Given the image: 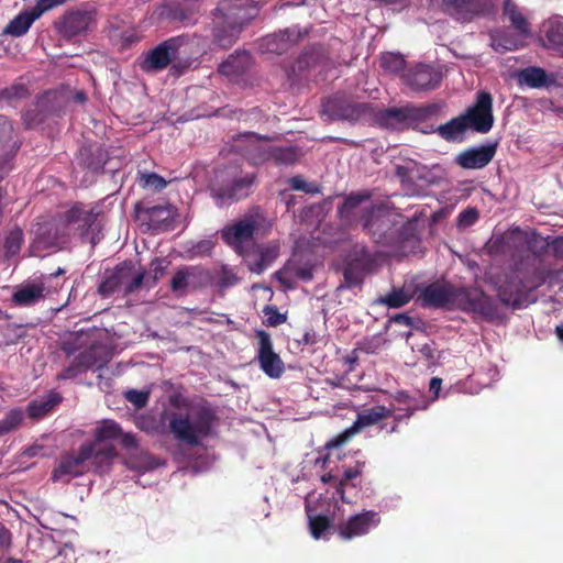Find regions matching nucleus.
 Here are the masks:
<instances>
[{
  "mask_svg": "<svg viewBox=\"0 0 563 563\" xmlns=\"http://www.w3.org/2000/svg\"><path fill=\"white\" fill-rule=\"evenodd\" d=\"M119 268L124 271V277L122 278V288L125 295H130L139 290L145 279V272H135L134 264L132 261H123L119 263Z\"/></svg>",
  "mask_w": 563,
  "mask_h": 563,
  "instance_id": "37",
  "label": "nucleus"
},
{
  "mask_svg": "<svg viewBox=\"0 0 563 563\" xmlns=\"http://www.w3.org/2000/svg\"><path fill=\"white\" fill-rule=\"evenodd\" d=\"M468 129L478 133H488L494 125L493 97L488 91H479L474 104L462 114Z\"/></svg>",
  "mask_w": 563,
  "mask_h": 563,
  "instance_id": "10",
  "label": "nucleus"
},
{
  "mask_svg": "<svg viewBox=\"0 0 563 563\" xmlns=\"http://www.w3.org/2000/svg\"><path fill=\"white\" fill-rule=\"evenodd\" d=\"M45 117L46 115L40 108V104H36L34 108L27 109L23 113L22 119L26 129H34L44 122Z\"/></svg>",
  "mask_w": 563,
  "mask_h": 563,
  "instance_id": "59",
  "label": "nucleus"
},
{
  "mask_svg": "<svg viewBox=\"0 0 563 563\" xmlns=\"http://www.w3.org/2000/svg\"><path fill=\"white\" fill-rule=\"evenodd\" d=\"M346 263L361 268L366 273H371L375 267L376 261L367 246L363 244H355L346 255Z\"/></svg>",
  "mask_w": 563,
  "mask_h": 563,
  "instance_id": "35",
  "label": "nucleus"
},
{
  "mask_svg": "<svg viewBox=\"0 0 563 563\" xmlns=\"http://www.w3.org/2000/svg\"><path fill=\"white\" fill-rule=\"evenodd\" d=\"M62 397L58 394H51L46 400L31 401L27 406V413L32 419H41L45 417L52 409L59 404Z\"/></svg>",
  "mask_w": 563,
  "mask_h": 563,
  "instance_id": "42",
  "label": "nucleus"
},
{
  "mask_svg": "<svg viewBox=\"0 0 563 563\" xmlns=\"http://www.w3.org/2000/svg\"><path fill=\"white\" fill-rule=\"evenodd\" d=\"M217 21L213 29V37L217 45L227 49L231 47L238 40L241 33V26L232 24L230 21H225L219 14H216Z\"/></svg>",
  "mask_w": 563,
  "mask_h": 563,
  "instance_id": "30",
  "label": "nucleus"
},
{
  "mask_svg": "<svg viewBox=\"0 0 563 563\" xmlns=\"http://www.w3.org/2000/svg\"><path fill=\"white\" fill-rule=\"evenodd\" d=\"M551 246L549 238H543L538 233H532L527 240V250L530 252L528 255H522L519 258H536L538 265L543 267L541 257L547 253Z\"/></svg>",
  "mask_w": 563,
  "mask_h": 563,
  "instance_id": "40",
  "label": "nucleus"
},
{
  "mask_svg": "<svg viewBox=\"0 0 563 563\" xmlns=\"http://www.w3.org/2000/svg\"><path fill=\"white\" fill-rule=\"evenodd\" d=\"M123 277L124 271L119 268V264L113 268H106L98 285V294L102 298H108L114 292L121 290Z\"/></svg>",
  "mask_w": 563,
  "mask_h": 563,
  "instance_id": "33",
  "label": "nucleus"
},
{
  "mask_svg": "<svg viewBox=\"0 0 563 563\" xmlns=\"http://www.w3.org/2000/svg\"><path fill=\"white\" fill-rule=\"evenodd\" d=\"M380 523V516L374 510H364L351 516L335 527L338 536L343 540H352L367 534Z\"/></svg>",
  "mask_w": 563,
  "mask_h": 563,
  "instance_id": "14",
  "label": "nucleus"
},
{
  "mask_svg": "<svg viewBox=\"0 0 563 563\" xmlns=\"http://www.w3.org/2000/svg\"><path fill=\"white\" fill-rule=\"evenodd\" d=\"M265 316V324L268 327H277L286 322V316L278 311L276 306H266L263 309Z\"/></svg>",
  "mask_w": 563,
  "mask_h": 563,
  "instance_id": "60",
  "label": "nucleus"
},
{
  "mask_svg": "<svg viewBox=\"0 0 563 563\" xmlns=\"http://www.w3.org/2000/svg\"><path fill=\"white\" fill-rule=\"evenodd\" d=\"M109 161L108 152L101 145H87L79 148L77 164L91 173H100Z\"/></svg>",
  "mask_w": 563,
  "mask_h": 563,
  "instance_id": "25",
  "label": "nucleus"
},
{
  "mask_svg": "<svg viewBox=\"0 0 563 563\" xmlns=\"http://www.w3.org/2000/svg\"><path fill=\"white\" fill-rule=\"evenodd\" d=\"M85 372H87L86 368L76 356L73 362L57 375V379H73Z\"/></svg>",
  "mask_w": 563,
  "mask_h": 563,
  "instance_id": "62",
  "label": "nucleus"
},
{
  "mask_svg": "<svg viewBox=\"0 0 563 563\" xmlns=\"http://www.w3.org/2000/svg\"><path fill=\"white\" fill-rule=\"evenodd\" d=\"M300 37L299 31L286 29L285 31L265 36L262 40L261 47L267 53L282 55L297 44Z\"/></svg>",
  "mask_w": 563,
  "mask_h": 563,
  "instance_id": "24",
  "label": "nucleus"
},
{
  "mask_svg": "<svg viewBox=\"0 0 563 563\" xmlns=\"http://www.w3.org/2000/svg\"><path fill=\"white\" fill-rule=\"evenodd\" d=\"M139 185L143 188L161 191L167 186V181L156 173H140Z\"/></svg>",
  "mask_w": 563,
  "mask_h": 563,
  "instance_id": "58",
  "label": "nucleus"
},
{
  "mask_svg": "<svg viewBox=\"0 0 563 563\" xmlns=\"http://www.w3.org/2000/svg\"><path fill=\"white\" fill-rule=\"evenodd\" d=\"M550 275L551 272L538 265L536 258H518L493 284L501 305L517 310L533 302L530 295L541 287Z\"/></svg>",
  "mask_w": 563,
  "mask_h": 563,
  "instance_id": "1",
  "label": "nucleus"
},
{
  "mask_svg": "<svg viewBox=\"0 0 563 563\" xmlns=\"http://www.w3.org/2000/svg\"><path fill=\"white\" fill-rule=\"evenodd\" d=\"M518 81L530 88H543L552 85L554 79L543 68L529 66L518 73Z\"/></svg>",
  "mask_w": 563,
  "mask_h": 563,
  "instance_id": "34",
  "label": "nucleus"
},
{
  "mask_svg": "<svg viewBox=\"0 0 563 563\" xmlns=\"http://www.w3.org/2000/svg\"><path fill=\"white\" fill-rule=\"evenodd\" d=\"M455 307L465 312L477 313L488 322L499 319L498 306L479 288L459 287Z\"/></svg>",
  "mask_w": 563,
  "mask_h": 563,
  "instance_id": "5",
  "label": "nucleus"
},
{
  "mask_svg": "<svg viewBox=\"0 0 563 563\" xmlns=\"http://www.w3.org/2000/svg\"><path fill=\"white\" fill-rule=\"evenodd\" d=\"M440 10L461 23H468L493 13L492 0H434Z\"/></svg>",
  "mask_w": 563,
  "mask_h": 563,
  "instance_id": "6",
  "label": "nucleus"
},
{
  "mask_svg": "<svg viewBox=\"0 0 563 563\" xmlns=\"http://www.w3.org/2000/svg\"><path fill=\"white\" fill-rule=\"evenodd\" d=\"M92 22V14L88 11H71L63 16L57 27L65 37L76 36L86 30Z\"/></svg>",
  "mask_w": 563,
  "mask_h": 563,
  "instance_id": "27",
  "label": "nucleus"
},
{
  "mask_svg": "<svg viewBox=\"0 0 563 563\" xmlns=\"http://www.w3.org/2000/svg\"><path fill=\"white\" fill-rule=\"evenodd\" d=\"M256 338L258 339L257 361L261 369L271 378H279L285 372V365L280 356L273 350L269 333L257 330Z\"/></svg>",
  "mask_w": 563,
  "mask_h": 563,
  "instance_id": "16",
  "label": "nucleus"
},
{
  "mask_svg": "<svg viewBox=\"0 0 563 563\" xmlns=\"http://www.w3.org/2000/svg\"><path fill=\"white\" fill-rule=\"evenodd\" d=\"M86 371L93 367L101 368L109 362V354L101 344H91L77 355Z\"/></svg>",
  "mask_w": 563,
  "mask_h": 563,
  "instance_id": "36",
  "label": "nucleus"
},
{
  "mask_svg": "<svg viewBox=\"0 0 563 563\" xmlns=\"http://www.w3.org/2000/svg\"><path fill=\"white\" fill-rule=\"evenodd\" d=\"M24 419V412L21 408H13L7 412L4 418L0 420V433L2 435L16 429Z\"/></svg>",
  "mask_w": 563,
  "mask_h": 563,
  "instance_id": "54",
  "label": "nucleus"
},
{
  "mask_svg": "<svg viewBox=\"0 0 563 563\" xmlns=\"http://www.w3.org/2000/svg\"><path fill=\"white\" fill-rule=\"evenodd\" d=\"M143 223L153 232H163L172 229L174 210L169 206H154L142 213Z\"/></svg>",
  "mask_w": 563,
  "mask_h": 563,
  "instance_id": "26",
  "label": "nucleus"
},
{
  "mask_svg": "<svg viewBox=\"0 0 563 563\" xmlns=\"http://www.w3.org/2000/svg\"><path fill=\"white\" fill-rule=\"evenodd\" d=\"M372 195L368 191L351 192L346 196L338 208V213L342 219L349 220L350 214L365 200L371 199Z\"/></svg>",
  "mask_w": 563,
  "mask_h": 563,
  "instance_id": "44",
  "label": "nucleus"
},
{
  "mask_svg": "<svg viewBox=\"0 0 563 563\" xmlns=\"http://www.w3.org/2000/svg\"><path fill=\"white\" fill-rule=\"evenodd\" d=\"M216 14L241 26L242 31L256 16L257 9L250 0H222L216 9Z\"/></svg>",
  "mask_w": 563,
  "mask_h": 563,
  "instance_id": "18",
  "label": "nucleus"
},
{
  "mask_svg": "<svg viewBox=\"0 0 563 563\" xmlns=\"http://www.w3.org/2000/svg\"><path fill=\"white\" fill-rule=\"evenodd\" d=\"M365 466L364 461H357L354 467L346 468L343 473V476L341 479L336 483V494L340 495L342 501L350 503V500L345 497L344 494V487L345 485L358 477L362 474V471Z\"/></svg>",
  "mask_w": 563,
  "mask_h": 563,
  "instance_id": "50",
  "label": "nucleus"
},
{
  "mask_svg": "<svg viewBox=\"0 0 563 563\" xmlns=\"http://www.w3.org/2000/svg\"><path fill=\"white\" fill-rule=\"evenodd\" d=\"M503 14L509 20L517 35L522 38H527L531 35L529 21L512 0H504Z\"/></svg>",
  "mask_w": 563,
  "mask_h": 563,
  "instance_id": "32",
  "label": "nucleus"
},
{
  "mask_svg": "<svg viewBox=\"0 0 563 563\" xmlns=\"http://www.w3.org/2000/svg\"><path fill=\"white\" fill-rule=\"evenodd\" d=\"M245 141V145L241 147L242 154L253 165H262L271 162L272 145L265 142L268 137L256 134L254 132L241 133L236 136L235 141Z\"/></svg>",
  "mask_w": 563,
  "mask_h": 563,
  "instance_id": "21",
  "label": "nucleus"
},
{
  "mask_svg": "<svg viewBox=\"0 0 563 563\" xmlns=\"http://www.w3.org/2000/svg\"><path fill=\"white\" fill-rule=\"evenodd\" d=\"M506 32H497L492 36V46L497 52L516 51L523 46V42Z\"/></svg>",
  "mask_w": 563,
  "mask_h": 563,
  "instance_id": "45",
  "label": "nucleus"
},
{
  "mask_svg": "<svg viewBox=\"0 0 563 563\" xmlns=\"http://www.w3.org/2000/svg\"><path fill=\"white\" fill-rule=\"evenodd\" d=\"M459 287L451 284L432 283L428 285L420 294L422 307L443 308L445 306H455Z\"/></svg>",
  "mask_w": 563,
  "mask_h": 563,
  "instance_id": "23",
  "label": "nucleus"
},
{
  "mask_svg": "<svg viewBox=\"0 0 563 563\" xmlns=\"http://www.w3.org/2000/svg\"><path fill=\"white\" fill-rule=\"evenodd\" d=\"M188 277L187 265L178 267L170 279V290L177 295L186 294L190 288Z\"/></svg>",
  "mask_w": 563,
  "mask_h": 563,
  "instance_id": "55",
  "label": "nucleus"
},
{
  "mask_svg": "<svg viewBox=\"0 0 563 563\" xmlns=\"http://www.w3.org/2000/svg\"><path fill=\"white\" fill-rule=\"evenodd\" d=\"M479 218L478 210L476 208H467L460 212L457 217V224L466 228L473 225Z\"/></svg>",
  "mask_w": 563,
  "mask_h": 563,
  "instance_id": "63",
  "label": "nucleus"
},
{
  "mask_svg": "<svg viewBox=\"0 0 563 563\" xmlns=\"http://www.w3.org/2000/svg\"><path fill=\"white\" fill-rule=\"evenodd\" d=\"M442 71L429 64L418 63L402 74L404 82L413 91H429L439 87Z\"/></svg>",
  "mask_w": 563,
  "mask_h": 563,
  "instance_id": "13",
  "label": "nucleus"
},
{
  "mask_svg": "<svg viewBox=\"0 0 563 563\" xmlns=\"http://www.w3.org/2000/svg\"><path fill=\"white\" fill-rule=\"evenodd\" d=\"M256 224L253 220H240L227 225L221 231V239L242 256L252 244H255L254 235Z\"/></svg>",
  "mask_w": 563,
  "mask_h": 563,
  "instance_id": "12",
  "label": "nucleus"
},
{
  "mask_svg": "<svg viewBox=\"0 0 563 563\" xmlns=\"http://www.w3.org/2000/svg\"><path fill=\"white\" fill-rule=\"evenodd\" d=\"M238 282L239 278L236 277V275L231 269L223 267L220 272L217 286L221 289H225L234 286Z\"/></svg>",
  "mask_w": 563,
  "mask_h": 563,
  "instance_id": "64",
  "label": "nucleus"
},
{
  "mask_svg": "<svg viewBox=\"0 0 563 563\" xmlns=\"http://www.w3.org/2000/svg\"><path fill=\"white\" fill-rule=\"evenodd\" d=\"M380 66L388 73L398 74L405 69L406 60L400 54L384 53L380 58Z\"/></svg>",
  "mask_w": 563,
  "mask_h": 563,
  "instance_id": "56",
  "label": "nucleus"
},
{
  "mask_svg": "<svg viewBox=\"0 0 563 563\" xmlns=\"http://www.w3.org/2000/svg\"><path fill=\"white\" fill-rule=\"evenodd\" d=\"M298 159V151L292 146H273L271 151V161L276 166L292 165Z\"/></svg>",
  "mask_w": 563,
  "mask_h": 563,
  "instance_id": "47",
  "label": "nucleus"
},
{
  "mask_svg": "<svg viewBox=\"0 0 563 563\" xmlns=\"http://www.w3.org/2000/svg\"><path fill=\"white\" fill-rule=\"evenodd\" d=\"M117 456L115 448L112 445L96 449L95 443H84L76 455L64 456L58 466L52 473L54 482L62 481L64 476L76 477L85 473L86 462L92 464L110 462Z\"/></svg>",
  "mask_w": 563,
  "mask_h": 563,
  "instance_id": "4",
  "label": "nucleus"
},
{
  "mask_svg": "<svg viewBox=\"0 0 563 563\" xmlns=\"http://www.w3.org/2000/svg\"><path fill=\"white\" fill-rule=\"evenodd\" d=\"M367 273L355 266L345 263L343 268L344 283L339 286L341 288H354L363 284L364 277Z\"/></svg>",
  "mask_w": 563,
  "mask_h": 563,
  "instance_id": "53",
  "label": "nucleus"
},
{
  "mask_svg": "<svg viewBox=\"0 0 563 563\" xmlns=\"http://www.w3.org/2000/svg\"><path fill=\"white\" fill-rule=\"evenodd\" d=\"M411 349L421 355L428 366H434L440 358V351L437 347V343L432 340L419 343Z\"/></svg>",
  "mask_w": 563,
  "mask_h": 563,
  "instance_id": "51",
  "label": "nucleus"
},
{
  "mask_svg": "<svg viewBox=\"0 0 563 563\" xmlns=\"http://www.w3.org/2000/svg\"><path fill=\"white\" fill-rule=\"evenodd\" d=\"M46 292L44 283H27L12 294V302L18 307H31L42 300Z\"/></svg>",
  "mask_w": 563,
  "mask_h": 563,
  "instance_id": "29",
  "label": "nucleus"
},
{
  "mask_svg": "<svg viewBox=\"0 0 563 563\" xmlns=\"http://www.w3.org/2000/svg\"><path fill=\"white\" fill-rule=\"evenodd\" d=\"M164 261L159 257H155L151 262V273L152 276L147 278L146 283L148 287H153L157 284V282L165 275L166 266L163 265Z\"/></svg>",
  "mask_w": 563,
  "mask_h": 563,
  "instance_id": "61",
  "label": "nucleus"
},
{
  "mask_svg": "<svg viewBox=\"0 0 563 563\" xmlns=\"http://www.w3.org/2000/svg\"><path fill=\"white\" fill-rule=\"evenodd\" d=\"M216 420L214 410L202 406L195 411L192 420L188 415L172 412L168 428L175 440L189 446H198L202 439L210 435Z\"/></svg>",
  "mask_w": 563,
  "mask_h": 563,
  "instance_id": "2",
  "label": "nucleus"
},
{
  "mask_svg": "<svg viewBox=\"0 0 563 563\" xmlns=\"http://www.w3.org/2000/svg\"><path fill=\"white\" fill-rule=\"evenodd\" d=\"M332 526V519L325 515L309 516L310 533L317 540L324 538Z\"/></svg>",
  "mask_w": 563,
  "mask_h": 563,
  "instance_id": "49",
  "label": "nucleus"
},
{
  "mask_svg": "<svg viewBox=\"0 0 563 563\" xmlns=\"http://www.w3.org/2000/svg\"><path fill=\"white\" fill-rule=\"evenodd\" d=\"M35 20L37 19L31 9L22 11L7 24L3 34L20 37L29 31Z\"/></svg>",
  "mask_w": 563,
  "mask_h": 563,
  "instance_id": "38",
  "label": "nucleus"
},
{
  "mask_svg": "<svg viewBox=\"0 0 563 563\" xmlns=\"http://www.w3.org/2000/svg\"><path fill=\"white\" fill-rule=\"evenodd\" d=\"M393 413L391 408L378 405L372 408L360 411L355 421L351 427L346 428L340 434L334 435L325 443V449H338L349 442L355 434L360 433L363 429L374 426L379 421L389 418Z\"/></svg>",
  "mask_w": 563,
  "mask_h": 563,
  "instance_id": "7",
  "label": "nucleus"
},
{
  "mask_svg": "<svg viewBox=\"0 0 563 563\" xmlns=\"http://www.w3.org/2000/svg\"><path fill=\"white\" fill-rule=\"evenodd\" d=\"M30 96L27 86L23 82H14L9 87L0 90V103H13L15 101L26 99Z\"/></svg>",
  "mask_w": 563,
  "mask_h": 563,
  "instance_id": "48",
  "label": "nucleus"
},
{
  "mask_svg": "<svg viewBox=\"0 0 563 563\" xmlns=\"http://www.w3.org/2000/svg\"><path fill=\"white\" fill-rule=\"evenodd\" d=\"M412 296L404 288L393 289L390 292L379 298V302L388 308H401L411 300Z\"/></svg>",
  "mask_w": 563,
  "mask_h": 563,
  "instance_id": "52",
  "label": "nucleus"
},
{
  "mask_svg": "<svg viewBox=\"0 0 563 563\" xmlns=\"http://www.w3.org/2000/svg\"><path fill=\"white\" fill-rule=\"evenodd\" d=\"M468 129L463 115L451 119L445 124L438 126L437 132L445 141H455Z\"/></svg>",
  "mask_w": 563,
  "mask_h": 563,
  "instance_id": "41",
  "label": "nucleus"
},
{
  "mask_svg": "<svg viewBox=\"0 0 563 563\" xmlns=\"http://www.w3.org/2000/svg\"><path fill=\"white\" fill-rule=\"evenodd\" d=\"M541 33L545 47L563 48V16L554 15L544 21Z\"/></svg>",
  "mask_w": 563,
  "mask_h": 563,
  "instance_id": "31",
  "label": "nucleus"
},
{
  "mask_svg": "<svg viewBox=\"0 0 563 563\" xmlns=\"http://www.w3.org/2000/svg\"><path fill=\"white\" fill-rule=\"evenodd\" d=\"M393 213L384 206H372L363 210L360 222L363 230L379 243L383 242L387 233L391 230Z\"/></svg>",
  "mask_w": 563,
  "mask_h": 563,
  "instance_id": "11",
  "label": "nucleus"
},
{
  "mask_svg": "<svg viewBox=\"0 0 563 563\" xmlns=\"http://www.w3.org/2000/svg\"><path fill=\"white\" fill-rule=\"evenodd\" d=\"M367 111L366 103H358L341 97L329 98L323 103V113L331 120L357 121Z\"/></svg>",
  "mask_w": 563,
  "mask_h": 563,
  "instance_id": "20",
  "label": "nucleus"
},
{
  "mask_svg": "<svg viewBox=\"0 0 563 563\" xmlns=\"http://www.w3.org/2000/svg\"><path fill=\"white\" fill-rule=\"evenodd\" d=\"M20 148V142L14 139L12 122L0 115V166L11 158Z\"/></svg>",
  "mask_w": 563,
  "mask_h": 563,
  "instance_id": "28",
  "label": "nucleus"
},
{
  "mask_svg": "<svg viewBox=\"0 0 563 563\" xmlns=\"http://www.w3.org/2000/svg\"><path fill=\"white\" fill-rule=\"evenodd\" d=\"M250 60L251 56L246 52L230 55V57L220 65L219 71L225 76H238L245 71Z\"/></svg>",
  "mask_w": 563,
  "mask_h": 563,
  "instance_id": "39",
  "label": "nucleus"
},
{
  "mask_svg": "<svg viewBox=\"0 0 563 563\" xmlns=\"http://www.w3.org/2000/svg\"><path fill=\"white\" fill-rule=\"evenodd\" d=\"M441 110L442 104L437 102L420 107L407 104L399 108H388L385 111L384 117L385 119L390 120L397 124H401L408 128H416L419 123L424 122L432 117H437Z\"/></svg>",
  "mask_w": 563,
  "mask_h": 563,
  "instance_id": "9",
  "label": "nucleus"
},
{
  "mask_svg": "<svg viewBox=\"0 0 563 563\" xmlns=\"http://www.w3.org/2000/svg\"><path fill=\"white\" fill-rule=\"evenodd\" d=\"M184 44V37H170L153 49L148 51L141 67L145 71H158L165 69L176 57L179 47Z\"/></svg>",
  "mask_w": 563,
  "mask_h": 563,
  "instance_id": "15",
  "label": "nucleus"
},
{
  "mask_svg": "<svg viewBox=\"0 0 563 563\" xmlns=\"http://www.w3.org/2000/svg\"><path fill=\"white\" fill-rule=\"evenodd\" d=\"M255 181L254 174L243 175L236 168H224L216 173L210 190L218 207L231 205L250 195Z\"/></svg>",
  "mask_w": 563,
  "mask_h": 563,
  "instance_id": "3",
  "label": "nucleus"
},
{
  "mask_svg": "<svg viewBox=\"0 0 563 563\" xmlns=\"http://www.w3.org/2000/svg\"><path fill=\"white\" fill-rule=\"evenodd\" d=\"M189 287L192 290L207 287L211 283L210 272L200 265H187Z\"/></svg>",
  "mask_w": 563,
  "mask_h": 563,
  "instance_id": "46",
  "label": "nucleus"
},
{
  "mask_svg": "<svg viewBox=\"0 0 563 563\" xmlns=\"http://www.w3.org/2000/svg\"><path fill=\"white\" fill-rule=\"evenodd\" d=\"M279 255V245L277 243L252 244L242 255L250 272L262 274L269 267Z\"/></svg>",
  "mask_w": 563,
  "mask_h": 563,
  "instance_id": "19",
  "label": "nucleus"
},
{
  "mask_svg": "<svg viewBox=\"0 0 563 563\" xmlns=\"http://www.w3.org/2000/svg\"><path fill=\"white\" fill-rule=\"evenodd\" d=\"M23 244V231L20 228H14L9 232L4 240L5 256L16 255Z\"/></svg>",
  "mask_w": 563,
  "mask_h": 563,
  "instance_id": "57",
  "label": "nucleus"
},
{
  "mask_svg": "<svg viewBox=\"0 0 563 563\" xmlns=\"http://www.w3.org/2000/svg\"><path fill=\"white\" fill-rule=\"evenodd\" d=\"M95 440L90 443H95V448L99 443H104L108 441L119 440L120 445L125 450H139V441L135 434L131 432H123L121 426L112 420L104 419L98 423L93 432Z\"/></svg>",
  "mask_w": 563,
  "mask_h": 563,
  "instance_id": "17",
  "label": "nucleus"
},
{
  "mask_svg": "<svg viewBox=\"0 0 563 563\" xmlns=\"http://www.w3.org/2000/svg\"><path fill=\"white\" fill-rule=\"evenodd\" d=\"M496 151L497 143L468 147L456 155L455 163L464 169H481L493 161Z\"/></svg>",
  "mask_w": 563,
  "mask_h": 563,
  "instance_id": "22",
  "label": "nucleus"
},
{
  "mask_svg": "<svg viewBox=\"0 0 563 563\" xmlns=\"http://www.w3.org/2000/svg\"><path fill=\"white\" fill-rule=\"evenodd\" d=\"M197 9L194 5L176 4L168 8L167 18L172 21L192 25L196 23Z\"/></svg>",
  "mask_w": 563,
  "mask_h": 563,
  "instance_id": "43",
  "label": "nucleus"
},
{
  "mask_svg": "<svg viewBox=\"0 0 563 563\" xmlns=\"http://www.w3.org/2000/svg\"><path fill=\"white\" fill-rule=\"evenodd\" d=\"M98 216L99 212L95 208L77 202L64 213V222L68 233L78 235L84 242L89 240L95 245V236H90V233L97 227Z\"/></svg>",
  "mask_w": 563,
  "mask_h": 563,
  "instance_id": "8",
  "label": "nucleus"
}]
</instances>
